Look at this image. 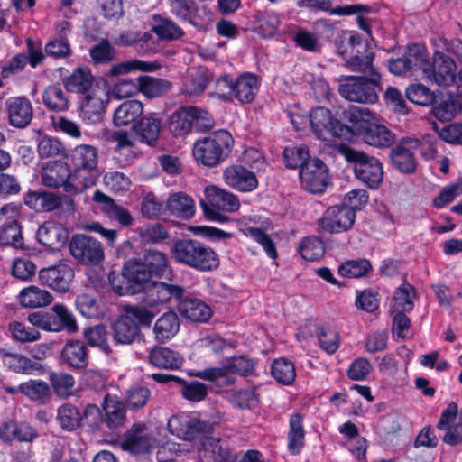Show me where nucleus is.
Segmentation results:
<instances>
[{
	"instance_id": "nucleus-55",
	"label": "nucleus",
	"mask_w": 462,
	"mask_h": 462,
	"mask_svg": "<svg viewBox=\"0 0 462 462\" xmlns=\"http://www.w3.org/2000/svg\"><path fill=\"white\" fill-rule=\"evenodd\" d=\"M141 259L152 277L162 276L169 265L167 255L157 250L147 251Z\"/></svg>"
},
{
	"instance_id": "nucleus-62",
	"label": "nucleus",
	"mask_w": 462,
	"mask_h": 462,
	"mask_svg": "<svg viewBox=\"0 0 462 462\" xmlns=\"http://www.w3.org/2000/svg\"><path fill=\"white\" fill-rule=\"evenodd\" d=\"M137 240L142 245L157 244L168 237V232L160 224L150 225L136 230Z\"/></svg>"
},
{
	"instance_id": "nucleus-39",
	"label": "nucleus",
	"mask_w": 462,
	"mask_h": 462,
	"mask_svg": "<svg viewBox=\"0 0 462 462\" xmlns=\"http://www.w3.org/2000/svg\"><path fill=\"white\" fill-rule=\"evenodd\" d=\"M103 420L109 429H118L125 425L126 410L125 404L115 397L106 395L103 403Z\"/></svg>"
},
{
	"instance_id": "nucleus-28",
	"label": "nucleus",
	"mask_w": 462,
	"mask_h": 462,
	"mask_svg": "<svg viewBox=\"0 0 462 462\" xmlns=\"http://www.w3.org/2000/svg\"><path fill=\"white\" fill-rule=\"evenodd\" d=\"M69 232L60 224L46 221L37 231L38 241L51 250H60L68 240Z\"/></svg>"
},
{
	"instance_id": "nucleus-60",
	"label": "nucleus",
	"mask_w": 462,
	"mask_h": 462,
	"mask_svg": "<svg viewBox=\"0 0 462 462\" xmlns=\"http://www.w3.org/2000/svg\"><path fill=\"white\" fill-rule=\"evenodd\" d=\"M209 79V71L206 69H200L191 76L189 81L185 84L181 91L189 97L200 95L205 91Z\"/></svg>"
},
{
	"instance_id": "nucleus-22",
	"label": "nucleus",
	"mask_w": 462,
	"mask_h": 462,
	"mask_svg": "<svg viewBox=\"0 0 462 462\" xmlns=\"http://www.w3.org/2000/svg\"><path fill=\"white\" fill-rule=\"evenodd\" d=\"M143 301L150 306H157L167 303L172 299L179 300L184 292V289L177 284L163 282H149L142 290Z\"/></svg>"
},
{
	"instance_id": "nucleus-25",
	"label": "nucleus",
	"mask_w": 462,
	"mask_h": 462,
	"mask_svg": "<svg viewBox=\"0 0 462 462\" xmlns=\"http://www.w3.org/2000/svg\"><path fill=\"white\" fill-rule=\"evenodd\" d=\"M9 124L16 128L28 126L33 116L31 101L24 97H10L5 102Z\"/></svg>"
},
{
	"instance_id": "nucleus-7",
	"label": "nucleus",
	"mask_w": 462,
	"mask_h": 462,
	"mask_svg": "<svg viewBox=\"0 0 462 462\" xmlns=\"http://www.w3.org/2000/svg\"><path fill=\"white\" fill-rule=\"evenodd\" d=\"M27 319L33 327L49 332L66 330L73 334L79 330L75 317L62 304L54 305L50 311L32 312Z\"/></svg>"
},
{
	"instance_id": "nucleus-34",
	"label": "nucleus",
	"mask_w": 462,
	"mask_h": 462,
	"mask_svg": "<svg viewBox=\"0 0 462 462\" xmlns=\"http://www.w3.org/2000/svg\"><path fill=\"white\" fill-rule=\"evenodd\" d=\"M178 309L185 319L192 322H206L212 316L211 308L197 298H185L180 302Z\"/></svg>"
},
{
	"instance_id": "nucleus-12",
	"label": "nucleus",
	"mask_w": 462,
	"mask_h": 462,
	"mask_svg": "<svg viewBox=\"0 0 462 462\" xmlns=\"http://www.w3.org/2000/svg\"><path fill=\"white\" fill-rule=\"evenodd\" d=\"M69 246L71 255L83 265H97L104 260L102 244L91 236L74 235Z\"/></svg>"
},
{
	"instance_id": "nucleus-42",
	"label": "nucleus",
	"mask_w": 462,
	"mask_h": 462,
	"mask_svg": "<svg viewBox=\"0 0 462 462\" xmlns=\"http://www.w3.org/2000/svg\"><path fill=\"white\" fill-rule=\"evenodd\" d=\"M23 200L28 207L39 212L52 211L61 202L59 195L48 191H30L25 194Z\"/></svg>"
},
{
	"instance_id": "nucleus-44",
	"label": "nucleus",
	"mask_w": 462,
	"mask_h": 462,
	"mask_svg": "<svg viewBox=\"0 0 462 462\" xmlns=\"http://www.w3.org/2000/svg\"><path fill=\"white\" fill-rule=\"evenodd\" d=\"M19 303L23 308H42L51 304L52 295L46 290L37 286H29L23 289L18 295Z\"/></svg>"
},
{
	"instance_id": "nucleus-1",
	"label": "nucleus",
	"mask_w": 462,
	"mask_h": 462,
	"mask_svg": "<svg viewBox=\"0 0 462 462\" xmlns=\"http://www.w3.org/2000/svg\"><path fill=\"white\" fill-rule=\"evenodd\" d=\"M172 257L186 266L200 272L216 270L219 266L217 253L207 245L194 239H180L171 248Z\"/></svg>"
},
{
	"instance_id": "nucleus-50",
	"label": "nucleus",
	"mask_w": 462,
	"mask_h": 462,
	"mask_svg": "<svg viewBox=\"0 0 462 462\" xmlns=\"http://www.w3.org/2000/svg\"><path fill=\"white\" fill-rule=\"evenodd\" d=\"M271 374L278 383L291 385L296 378L295 365L287 358H277L272 363Z\"/></svg>"
},
{
	"instance_id": "nucleus-19",
	"label": "nucleus",
	"mask_w": 462,
	"mask_h": 462,
	"mask_svg": "<svg viewBox=\"0 0 462 462\" xmlns=\"http://www.w3.org/2000/svg\"><path fill=\"white\" fill-rule=\"evenodd\" d=\"M168 428L177 437L192 440L199 434L210 432L212 424L196 417L175 415L169 420Z\"/></svg>"
},
{
	"instance_id": "nucleus-5",
	"label": "nucleus",
	"mask_w": 462,
	"mask_h": 462,
	"mask_svg": "<svg viewBox=\"0 0 462 462\" xmlns=\"http://www.w3.org/2000/svg\"><path fill=\"white\" fill-rule=\"evenodd\" d=\"M233 138L226 130H219L198 140L193 147L197 162L214 167L223 162L231 150Z\"/></svg>"
},
{
	"instance_id": "nucleus-26",
	"label": "nucleus",
	"mask_w": 462,
	"mask_h": 462,
	"mask_svg": "<svg viewBox=\"0 0 462 462\" xmlns=\"http://www.w3.org/2000/svg\"><path fill=\"white\" fill-rule=\"evenodd\" d=\"M225 182L236 190L250 192L258 186L255 174L242 165H231L224 171Z\"/></svg>"
},
{
	"instance_id": "nucleus-56",
	"label": "nucleus",
	"mask_w": 462,
	"mask_h": 462,
	"mask_svg": "<svg viewBox=\"0 0 462 462\" xmlns=\"http://www.w3.org/2000/svg\"><path fill=\"white\" fill-rule=\"evenodd\" d=\"M50 382L53 391L60 398H67L73 394L75 385L74 377L65 372L51 373Z\"/></svg>"
},
{
	"instance_id": "nucleus-15",
	"label": "nucleus",
	"mask_w": 462,
	"mask_h": 462,
	"mask_svg": "<svg viewBox=\"0 0 462 462\" xmlns=\"http://www.w3.org/2000/svg\"><path fill=\"white\" fill-rule=\"evenodd\" d=\"M217 89L232 94L241 103H251L258 91L257 78L251 73H244L236 79L225 76L217 79Z\"/></svg>"
},
{
	"instance_id": "nucleus-13",
	"label": "nucleus",
	"mask_w": 462,
	"mask_h": 462,
	"mask_svg": "<svg viewBox=\"0 0 462 462\" xmlns=\"http://www.w3.org/2000/svg\"><path fill=\"white\" fill-rule=\"evenodd\" d=\"M309 122L314 134L323 141H332L333 138L344 136L349 132L347 126L335 119L331 112L323 106L311 111Z\"/></svg>"
},
{
	"instance_id": "nucleus-45",
	"label": "nucleus",
	"mask_w": 462,
	"mask_h": 462,
	"mask_svg": "<svg viewBox=\"0 0 462 462\" xmlns=\"http://www.w3.org/2000/svg\"><path fill=\"white\" fill-rule=\"evenodd\" d=\"M137 80L139 92L150 99L166 95L172 88L169 80L151 76H140Z\"/></svg>"
},
{
	"instance_id": "nucleus-18",
	"label": "nucleus",
	"mask_w": 462,
	"mask_h": 462,
	"mask_svg": "<svg viewBox=\"0 0 462 462\" xmlns=\"http://www.w3.org/2000/svg\"><path fill=\"white\" fill-rule=\"evenodd\" d=\"M301 187L310 193H321L328 184L327 166L319 159H311L300 170Z\"/></svg>"
},
{
	"instance_id": "nucleus-57",
	"label": "nucleus",
	"mask_w": 462,
	"mask_h": 462,
	"mask_svg": "<svg viewBox=\"0 0 462 462\" xmlns=\"http://www.w3.org/2000/svg\"><path fill=\"white\" fill-rule=\"evenodd\" d=\"M405 93L411 102L423 106H430L436 100L435 93L421 83L408 86Z\"/></svg>"
},
{
	"instance_id": "nucleus-10",
	"label": "nucleus",
	"mask_w": 462,
	"mask_h": 462,
	"mask_svg": "<svg viewBox=\"0 0 462 462\" xmlns=\"http://www.w3.org/2000/svg\"><path fill=\"white\" fill-rule=\"evenodd\" d=\"M254 370V364L251 359L238 356L234 357L232 361L222 367H209L198 371L195 376L210 381L218 386H226L234 383L233 375L237 374L242 376L251 374Z\"/></svg>"
},
{
	"instance_id": "nucleus-63",
	"label": "nucleus",
	"mask_w": 462,
	"mask_h": 462,
	"mask_svg": "<svg viewBox=\"0 0 462 462\" xmlns=\"http://www.w3.org/2000/svg\"><path fill=\"white\" fill-rule=\"evenodd\" d=\"M283 159L287 168L300 169L310 162L309 150L306 146L287 147L283 152Z\"/></svg>"
},
{
	"instance_id": "nucleus-20",
	"label": "nucleus",
	"mask_w": 462,
	"mask_h": 462,
	"mask_svg": "<svg viewBox=\"0 0 462 462\" xmlns=\"http://www.w3.org/2000/svg\"><path fill=\"white\" fill-rule=\"evenodd\" d=\"M73 279V268L61 262L47 268H42L39 272V280L42 284L61 293L69 291Z\"/></svg>"
},
{
	"instance_id": "nucleus-33",
	"label": "nucleus",
	"mask_w": 462,
	"mask_h": 462,
	"mask_svg": "<svg viewBox=\"0 0 462 462\" xmlns=\"http://www.w3.org/2000/svg\"><path fill=\"white\" fill-rule=\"evenodd\" d=\"M140 142L154 146L159 139L162 121L152 115L143 116L132 126Z\"/></svg>"
},
{
	"instance_id": "nucleus-48",
	"label": "nucleus",
	"mask_w": 462,
	"mask_h": 462,
	"mask_svg": "<svg viewBox=\"0 0 462 462\" xmlns=\"http://www.w3.org/2000/svg\"><path fill=\"white\" fill-rule=\"evenodd\" d=\"M303 418L300 413H294L290 418V430L288 432V449L292 455L300 452L305 439Z\"/></svg>"
},
{
	"instance_id": "nucleus-30",
	"label": "nucleus",
	"mask_w": 462,
	"mask_h": 462,
	"mask_svg": "<svg viewBox=\"0 0 462 462\" xmlns=\"http://www.w3.org/2000/svg\"><path fill=\"white\" fill-rule=\"evenodd\" d=\"M374 51H370L366 43L359 44L356 47V53L347 60L346 66L354 72H360L365 75V78H373L374 74H380L374 66Z\"/></svg>"
},
{
	"instance_id": "nucleus-53",
	"label": "nucleus",
	"mask_w": 462,
	"mask_h": 462,
	"mask_svg": "<svg viewBox=\"0 0 462 462\" xmlns=\"http://www.w3.org/2000/svg\"><path fill=\"white\" fill-rule=\"evenodd\" d=\"M406 62L411 67V71L421 70L425 75V69L430 63L429 53L424 46L412 44L403 53Z\"/></svg>"
},
{
	"instance_id": "nucleus-23",
	"label": "nucleus",
	"mask_w": 462,
	"mask_h": 462,
	"mask_svg": "<svg viewBox=\"0 0 462 462\" xmlns=\"http://www.w3.org/2000/svg\"><path fill=\"white\" fill-rule=\"evenodd\" d=\"M418 139L404 138L391 151L393 165L402 173H412L417 167L414 152L420 147Z\"/></svg>"
},
{
	"instance_id": "nucleus-35",
	"label": "nucleus",
	"mask_w": 462,
	"mask_h": 462,
	"mask_svg": "<svg viewBox=\"0 0 462 462\" xmlns=\"http://www.w3.org/2000/svg\"><path fill=\"white\" fill-rule=\"evenodd\" d=\"M166 208L172 216L183 220L193 217L196 211L194 199L181 191L172 193L168 197Z\"/></svg>"
},
{
	"instance_id": "nucleus-3",
	"label": "nucleus",
	"mask_w": 462,
	"mask_h": 462,
	"mask_svg": "<svg viewBox=\"0 0 462 462\" xmlns=\"http://www.w3.org/2000/svg\"><path fill=\"white\" fill-rule=\"evenodd\" d=\"M69 159L72 179L79 183L81 189L93 187L100 176L97 149L88 144L78 145L70 152Z\"/></svg>"
},
{
	"instance_id": "nucleus-36",
	"label": "nucleus",
	"mask_w": 462,
	"mask_h": 462,
	"mask_svg": "<svg viewBox=\"0 0 462 462\" xmlns=\"http://www.w3.org/2000/svg\"><path fill=\"white\" fill-rule=\"evenodd\" d=\"M149 362L159 368L175 370L182 365L183 357L167 346H154L150 350Z\"/></svg>"
},
{
	"instance_id": "nucleus-11",
	"label": "nucleus",
	"mask_w": 462,
	"mask_h": 462,
	"mask_svg": "<svg viewBox=\"0 0 462 462\" xmlns=\"http://www.w3.org/2000/svg\"><path fill=\"white\" fill-rule=\"evenodd\" d=\"M373 116L368 108H355L351 111V119L353 121L362 120L365 125H363V140L365 143L378 147H390L395 141V134L383 125L368 124Z\"/></svg>"
},
{
	"instance_id": "nucleus-21",
	"label": "nucleus",
	"mask_w": 462,
	"mask_h": 462,
	"mask_svg": "<svg viewBox=\"0 0 462 462\" xmlns=\"http://www.w3.org/2000/svg\"><path fill=\"white\" fill-rule=\"evenodd\" d=\"M0 361L8 370L16 374L42 375L46 372L42 363L5 347H0Z\"/></svg>"
},
{
	"instance_id": "nucleus-52",
	"label": "nucleus",
	"mask_w": 462,
	"mask_h": 462,
	"mask_svg": "<svg viewBox=\"0 0 462 462\" xmlns=\"http://www.w3.org/2000/svg\"><path fill=\"white\" fill-rule=\"evenodd\" d=\"M0 245L22 248L23 237L22 228L15 220H10L0 226Z\"/></svg>"
},
{
	"instance_id": "nucleus-14",
	"label": "nucleus",
	"mask_w": 462,
	"mask_h": 462,
	"mask_svg": "<svg viewBox=\"0 0 462 462\" xmlns=\"http://www.w3.org/2000/svg\"><path fill=\"white\" fill-rule=\"evenodd\" d=\"M70 166L61 161H51L42 170V184L52 189L63 187L69 193L82 191L79 183L72 179Z\"/></svg>"
},
{
	"instance_id": "nucleus-27",
	"label": "nucleus",
	"mask_w": 462,
	"mask_h": 462,
	"mask_svg": "<svg viewBox=\"0 0 462 462\" xmlns=\"http://www.w3.org/2000/svg\"><path fill=\"white\" fill-rule=\"evenodd\" d=\"M93 200L100 205L101 211L111 220L117 221L123 226H129L134 223L130 211L116 203V201L100 190H96Z\"/></svg>"
},
{
	"instance_id": "nucleus-43",
	"label": "nucleus",
	"mask_w": 462,
	"mask_h": 462,
	"mask_svg": "<svg viewBox=\"0 0 462 462\" xmlns=\"http://www.w3.org/2000/svg\"><path fill=\"white\" fill-rule=\"evenodd\" d=\"M143 113V105L141 101L136 99L126 100L115 110L113 121L116 126L134 125Z\"/></svg>"
},
{
	"instance_id": "nucleus-31",
	"label": "nucleus",
	"mask_w": 462,
	"mask_h": 462,
	"mask_svg": "<svg viewBox=\"0 0 462 462\" xmlns=\"http://www.w3.org/2000/svg\"><path fill=\"white\" fill-rule=\"evenodd\" d=\"M61 361L75 369L85 368L88 364V349L80 340H69L60 353Z\"/></svg>"
},
{
	"instance_id": "nucleus-6",
	"label": "nucleus",
	"mask_w": 462,
	"mask_h": 462,
	"mask_svg": "<svg viewBox=\"0 0 462 462\" xmlns=\"http://www.w3.org/2000/svg\"><path fill=\"white\" fill-rule=\"evenodd\" d=\"M345 159L355 164L356 178L371 189H376L383 180V167L380 162L364 152L343 145L339 149Z\"/></svg>"
},
{
	"instance_id": "nucleus-61",
	"label": "nucleus",
	"mask_w": 462,
	"mask_h": 462,
	"mask_svg": "<svg viewBox=\"0 0 462 462\" xmlns=\"http://www.w3.org/2000/svg\"><path fill=\"white\" fill-rule=\"evenodd\" d=\"M371 269L372 265L367 259L349 260L338 267V273L343 277L360 278Z\"/></svg>"
},
{
	"instance_id": "nucleus-47",
	"label": "nucleus",
	"mask_w": 462,
	"mask_h": 462,
	"mask_svg": "<svg viewBox=\"0 0 462 462\" xmlns=\"http://www.w3.org/2000/svg\"><path fill=\"white\" fill-rule=\"evenodd\" d=\"M42 103L49 109L56 112L66 111L69 100L61 86L58 83L45 88L42 94Z\"/></svg>"
},
{
	"instance_id": "nucleus-29",
	"label": "nucleus",
	"mask_w": 462,
	"mask_h": 462,
	"mask_svg": "<svg viewBox=\"0 0 462 462\" xmlns=\"http://www.w3.org/2000/svg\"><path fill=\"white\" fill-rule=\"evenodd\" d=\"M152 439L140 425H134L128 430L121 442V448L134 455L147 454L152 447Z\"/></svg>"
},
{
	"instance_id": "nucleus-17",
	"label": "nucleus",
	"mask_w": 462,
	"mask_h": 462,
	"mask_svg": "<svg viewBox=\"0 0 462 462\" xmlns=\"http://www.w3.org/2000/svg\"><path fill=\"white\" fill-rule=\"evenodd\" d=\"M457 64L449 56L437 51L433 61L427 65L424 78L440 87H449L455 81Z\"/></svg>"
},
{
	"instance_id": "nucleus-4",
	"label": "nucleus",
	"mask_w": 462,
	"mask_h": 462,
	"mask_svg": "<svg viewBox=\"0 0 462 462\" xmlns=\"http://www.w3.org/2000/svg\"><path fill=\"white\" fill-rule=\"evenodd\" d=\"M381 79L380 74H374L373 78L341 76L337 79L338 92L350 102L375 104L379 97Z\"/></svg>"
},
{
	"instance_id": "nucleus-51",
	"label": "nucleus",
	"mask_w": 462,
	"mask_h": 462,
	"mask_svg": "<svg viewBox=\"0 0 462 462\" xmlns=\"http://www.w3.org/2000/svg\"><path fill=\"white\" fill-rule=\"evenodd\" d=\"M57 420L63 430L72 431L80 427L83 417L76 406L65 403L58 409Z\"/></svg>"
},
{
	"instance_id": "nucleus-59",
	"label": "nucleus",
	"mask_w": 462,
	"mask_h": 462,
	"mask_svg": "<svg viewBox=\"0 0 462 462\" xmlns=\"http://www.w3.org/2000/svg\"><path fill=\"white\" fill-rule=\"evenodd\" d=\"M230 402L239 409H253L259 404L257 387L243 389L229 396Z\"/></svg>"
},
{
	"instance_id": "nucleus-32",
	"label": "nucleus",
	"mask_w": 462,
	"mask_h": 462,
	"mask_svg": "<svg viewBox=\"0 0 462 462\" xmlns=\"http://www.w3.org/2000/svg\"><path fill=\"white\" fill-rule=\"evenodd\" d=\"M108 100L109 97L106 89L95 83L89 88V90L80 96V106L85 113L101 114Z\"/></svg>"
},
{
	"instance_id": "nucleus-64",
	"label": "nucleus",
	"mask_w": 462,
	"mask_h": 462,
	"mask_svg": "<svg viewBox=\"0 0 462 462\" xmlns=\"http://www.w3.org/2000/svg\"><path fill=\"white\" fill-rule=\"evenodd\" d=\"M152 32L162 40H177L183 35L182 30L174 22L162 17L155 20Z\"/></svg>"
},
{
	"instance_id": "nucleus-46",
	"label": "nucleus",
	"mask_w": 462,
	"mask_h": 462,
	"mask_svg": "<svg viewBox=\"0 0 462 462\" xmlns=\"http://www.w3.org/2000/svg\"><path fill=\"white\" fill-rule=\"evenodd\" d=\"M416 296L415 289L408 282L402 283L396 289L390 304V311L409 312L413 307Z\"/></svg>"
},
{
	"instance_id": "nucleus-49",
	"label": "nucleus",
	"mask_w": 462,
	"mask_h": 462,
	"mask_svg": "<svg viewBox=\"0 0 462 462\" xmlns=\"http://www.w3.org/2000/svg\"><path fill=\"white\" fill-rule=\"evenodd\" d=\"M20 393L32 402L43 403L50 399L51 389L49 384L44 381L30 379L20 383Z\"/></svg>"
},
{
	"instance_id": "nucleus-38",
	"label": "nucleus",
	"mask_w": 462,
	"mask_h": 462,
	"mask_svg": "<svg viewBox=\"0 0 462 462\" xmlns=\"http://www.w3.org/2000/svg\"><path fill=\"white\" fill-rule=\"evenodd\" d=\"M63 83L68 92L81 96L84 92L89 90V88L96 81L88 68L78 67L69 76L64 79Z\"/></svg>"
},
{
	"instance_id": "nucleus-8",
	"label": "nucleus",
	"mask_w": 462,
	"mask_h": 462,
	"mask_svg": "<svg viewBox=\"0 0 462 462\" xmlns=\"http://www.w3.org/2000/svg\"><path fill=\"white\" fill-rule=\"evenodd\" d=\"M151 278L141 258H131L124 263L121 280L109 277L114 291L119 295L141 292Z\"/></svg>"
},
{
	"instance_id": "nucleus-24",
	"label": "nucleus",
	"mask_w": 462,
	"mask_h": 462,
	"mask_svg": "<svg viewBox=\"0 0 462 462\" xmlns=\"http://www.w3.org/2000/svg\"><path fill=\"white\" fill-rule=\"evenodd\" d=\"M199 462H236V455L219 439L205 438L198 448Z\"/></svg>"
},
{
	"instance_id": "nucleus-37",
	"label": "nucleus",
	"mask_w": 462,
	"mask_h": 462,
	"mask_svg": "<svg viewBox=\"0 0 462 462\" xmlns=\"http://www.w3.org/2000/svg\"><path fill=\"white\" fill-rule=\"evenodd\" d=\"M180 330V319L176 312L170 310L163 313L153 326L155 340L164 343L171 339Z\"/></svg>"
},
{
	"instance_id": "nucleus-2",
	"label": "nucleus",
	"mask_w": 462,
	"mask_h": 462,
	"mask_svg": "<svg viewBox=\"0 0 462 462\" xmlns=\"http://www.w3.org/2000/svg\"><path fill=\"white\" fill-rule=\"evenodd\" d=\"M155 314L144 307L126 306L113 323V338L117 344L131 345L142 337L140 325L149 326Z\"/></svg>"
},
{
	"instance_id": "nucleus-54",
	"label": "nucleus",
	"mask_w": 462,
	"mask_h": 462,
	"mask_svg": "<svg viewBox=\"0 0 462 462\" xmlns=\"http://www.w3.org/2000/svg\"><path fill=\"white\" fill-rule=\"evenodd\" d=\"M159 69L160 65L157 63L134 59L112 66L107 76L118 77L132 71H155Z\"/></svg>"
},
{
	"instance_id": "nucleus-40",
	"label": "nucleus",
	"mask_w": 462,
	"mask_h": 462,
	"mask_svg": "<svg viewBox=\"0 0 462 462\" xmlns=\"http://www.w3.org/2000/svg\"><path fill=\"white\" fill-rule=\"evenodd\" d=\"M0 437L5 441L32 442L38 437V433L34 428L27 423L17 424L10 420L1 428Z\"/></svg>"
},
{
	"instance_id": "nucleus-41",
	"label": "nucleus",
	"mask_w": 462,
	"mask_h": 462,
	"mask_svg": "<svg viewBox=\"0 0 462 462\" xmlns=\"http://www.w3.org/2000/svg\"><path fill=\"white\" fill-rule=\"evenodd\" d=\"M192 106H181L170 116L168 127L175 136H184L193 130Z\"/></svg>"
},
{
	"instance_id": "nucleus-16",
	"label": "nucleus",
	"mask_w": 462,
	"mask_h": 462,
	"mask_svg": "<svg viewBox=\"0 0 462 462\" xmlns=\"http://www.w3.org/2000/svg\"><path fill=\"white\" fill-rule=\"evenodd\" d=\"M356 219V212L346 205L328 208L318 220V232L336 234L347 231Z\"/></svg>"
},
{
	"instance_id": "nucleus-9",
	"label": "nucleus",
	"mask_w": 462,
	"mask_h": 462,
	"mask_svg": "<svg viewBox=\"0 0 462 462\" xmlns=\"http://www.w3.org/2000/svg\"><path fill=\"white\" fill-rule=\"evenodd\" d=\"M205 195L207 202L201 201L200 204L208 219L226 222L228 220V217L221 211L235 212L240 207L236 195L217 186H208L205 189Z\"/></svg>"
},
{
	"instance_id": "nucleus-58",
	"label": "nucleus",
	"mask_w": 462,
	"mask_h": 462,
	"mask_svg": "<svg viewBox=\"0 0 462 462\" xmlns=\"http://www.w3.org/2000/svg\"><path fill=\"white\" fill-rule=\"evenodd\" d=\"M299 252L305 260L315 261L324 255L325 245L317 236H308L300 244Z\"/></svg>"
}]
</instances>
